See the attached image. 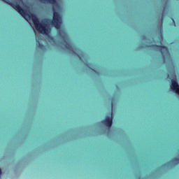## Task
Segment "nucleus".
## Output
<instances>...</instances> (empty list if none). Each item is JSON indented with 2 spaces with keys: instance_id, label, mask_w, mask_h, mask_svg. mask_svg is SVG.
Returning a JSON list of instances; mask_svg holds the SVG:
<instances>
[{
  "instance_id": "f8f14e48",
  "label": "nucleus",
  "mask_w": 179,
  "mask_h": 179,
  "mask_svg": "<svg viewBox=\"0 0 179 179\" xmlns=\"http://www.w3.org/2000/svg\"><path fill=\"white\" fill-rule=\"evenodd\" d=\"M111 108L113 110V102L111 103Z\"/></svg>"
},
{
  "instance_id": "ddd939ff",
  "label": "nucleus",
  "mask_w": 179,
  "mask_h": 179,
  "mask_svg": "<svg viewBox=\"0 0 179 179\" xmlns=\"http://www.w3.org/2000/svg\"><path fill=\"white\" fill-rule=\"evenodd\" d=\"M2 1H5V0H2Z\"/></svg>"
},
{
  "instance_id": "f257e3e1",
  "label": "nucleus",
  "mask_w": 179,
  "mask_h": 179,
  "mask_svg": "<svg viewBox=\"0 0 179 179\" xmlns=\"http://www.w3.org/2000/svg\"><path fill=\"white\" fill-rule=\"evenodd\" d=\"M42 3H51L53 5L52 10H53V20L52 22V24L58 30V36L61 37L63 41V45L66 48V50H70L71 52L75 54L80 58V61H83V58H85V54H80V50L75 47L71 43V39H69V36L65 30L61 29V24H62V18L59 13H57V10H59L60 6L57 0H39ZM80 54L81 57L79 55ZM83 57V58H82Z\"/></svg>"
},
{
  "instance_id": "1a4fd4ad",
  "label": "nucleus",
  "mask_w": 179,
  "mask_h": 179,
  "mask_svg": "<svg viewBox=\"0 0 179 179\" xmlns=\"http://www.w3.org/2000/svg\"><path fill=\"white\" fill-rule=\"evenodd\" d=\"M18 2L20 5H24V2L23 1V0H18Z\"/></svg>"
},
{
  "instance_id": "423d86ee",
  "label": "nucleus",
  "mask_w": 179,
  "mask_h": 179,
  "mask_svg": "<svg viewBox=\"0 0 179 179\" xmlns=\"http://www.w3.org/2000/svg\"><path fill=\"white\" fill-rule=\"evenodd\" d=\"M36 46L38 48H40V50H43L44 48V45L41 43L40 39H37L36 38Z\"/></svg>"
},
{
  "instance_id": "7ed1b4c3",
  "label": "nucleus",
  "mask_w": 179,
  "mask_h": 179,
  "mask_svg": "<svg viewBox=\"0 0 179 179\" xmlns=\"http://www.w3.org/2000/svg\"><path fill=\"white\" fill-rule=\"evenodd\" d=\"M152 48L157 50L162 55H170V52H169V48L166 46L163 45H152Z\"/></svg>"
},
{
  "instance_id": "0eeeda50",
  "label": "nucleus",
  "mask_w": 179,
  "mask_h": 179,
  "mask_svg": "<svg viewBox=\"0 0 179 179\" xmlns=\"http://www.w3.org/2000/svg\"><path fill=\"white\" fill-rule=\"evenodd\" d=\"M171 163H173L174 164H179V158L174 157L172 159Z\"/></svg>"
},
{
  "instance_id": "6e6552de",
  "label": "nucleus",
  "mask_w": 179,
  "mask_h": 179,
  "mask_svg": "<svg viewBox=\"0 0 179 179\" xmlns=\"http://www.w3.org/2000/svg\"><path fill=\"white\" fill-rule=\"evenodd\" d=\"M49 43H53V44L55 43V40H54V38L50 36L48 39Z\"/></svg>"
},
{
  "instance_id": "9b49d317",
  "label": "nucleus",
  "mask_w": 179,
  "mask_h": 179,
  "mask_svg": "<svg viewBox=\"0 0 179 179\" xmlns=\"http://www.w3.org/2000/svg\"><path fill=\"white\" fill-rule=\"evenodd\" d=\"M1 174H2V171L0 169V176H1Z\"/></svg>"
},
{
  "instance_id": "39448f33",
  "label": "nucleus",
  "mask_w": 179,
  "mask_h": 179,
  "mask_svg": "<svg viewBox=\"0 0 179 179\" xmlns=\"http://www.w3.org/2000/svg\"><path fill=\"white\" fill-rule=\"evenodd\" d=\"M171 89L179 96V85L176 80H171Z\"/></svg>"
},
{
  "instance_id": "20e7f679",
  "label": "nucleus",
  "mask_w": 179,
  "mask_h": 179,
  "mask_svg": "<svg viewBox=\"0 0 179 179\" xmlns=\"http://www.w3.org/2000/svg\"><path fill=\"white\" fill-rule=\"evenodd\" d=\"M101 124L106 125V127H108V128H111V127L113 126V115H111V117L107 116L106 117V120L101 122Z\"/></svg>"
},
{
  "instance_id": "f03ea898",
  "label": "nucleus",
  "mask_w": 179,
  "mask_h": 179,
  "mask_svg": "<svg viewBox=\"0 0 179 179\" xmlns=\"http://www.w3.org/2000/svg\"><path fill=\"white\" fill-rule=\"evenodd\" d=\"M6 3H8V5H10L15 10H16L18 13H20V15L29 23V24H31L30 23L31 21H33V23L38 31L39 33H41V34H50V24L48 23H45L44 22H41L38 20V18L36 15L26 12L23 8L20 7V5H19L17 3H10V1H6Z\"/></svg>"
},
{
  "instance_id": "9d476101",
  "label": "nucleus",
  "mask_w": 179,
  "mask_h": 179,
  "mask_svg": "<svg viewBox=\"0 0 179 179\" xmlns=\"http://www.w3.org/2000/svg\"><path fill=\"white\" fill-rule=\"evenodd\" d=\"M86 66H89V64L87 63H84Z\"/></svg>"
}]
</instances>
